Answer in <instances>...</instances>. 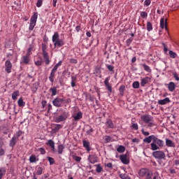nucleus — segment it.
<instances>
[{
    "label": "nucleus",
    "mask_w": 179,
    "mask_h": 179,
    "mask_svg": "<svg viewBox=\"0 0 179 179\" xmlns=\"http://www.w3.org/2000/svg\"><path fill=\"white\" fill-rule=\"evenodd\" d=\"M152 150H159L160 148L164 147V141L163 140L157 138L156 136L154 138V143L150 144Z\"/></svg>",
    "instance_id": "obj_1"
},
{
    "label": "nucleus",
    "mask_w": 179,
    "mask_h": 179,
    "mask_svg": "<svg viewBox=\"0 0 179 179\" xmlns=\"http://www.w3.org/2000/svg\"><path fill=\"white\" fill-rule=\"evenodd\" d=\"M141 120H142V121L145 122V124H148V127L149 128H152V127H155V125H156L155 122H153V117L150 115H141Z\"/></svg>",
    "instance_id": "obj_2"
},
{
    "label": "nucleus",
    "mask_w": 179,
    "mask_h": 179,
    "mask_svg": "<svg viewBox=\"0 0 179 179\" xmlns=\"http://www.w3.org/2000/svg\"><path fill=\"white\" fill-rule=\"evenodd\" d=\"M47 44L42 43V55L43 57L45 64L46 65H50L51 60H50V57H48V52H47Z\"/></svg>",
    "instance_id": "obj_3"
},
{
    "label": "nucleus",
    "mask_w": 179,
    "mask_h": 179,
    "mask_svg": "<svg viewBox=\"0 0 179 179\" xmlns=\"http://www.w3.org/2000/svg\"><path fill=\"white\" fill-rule=\"evenodd\" d=\"M62 65V61H59L57 64H55V66L53 67L52 69L50 76H49V80L51 81L52 83H54V79L55 78V73H57V71L59 66Z\"/></svg>",
    "instance_id": "obj_4"
},
{
    "label": "nucleus",
    "mask_w": 179,
    "mask_h": 179,
    "mask_svg": "<svg viewBox=\"0 0 179 179\" xmlns=\"http://www.w3.org/2000/svg\"><path fill=\"white\" fill-rule=\"evenodd\" d=\"M38 17V15L37 13H34V15L31 16L30 19L29 27V30L31 31L34 29L36 27V24L37 23V18Z\"/></svg>",
    "instance_id": "obj_5"
},
{
    "label": "nucleus",
    "mask_w": 179,
    "mask_h": 179,
    "mask_svg": "<svg viewBox=\"0 0 179 179\" xmlns=\"http://www.w3.org/2000/svg\"><path fill=\"white\" fill-rule=\"evenodd\" d=\"M151 171L148 169L142 168L138 172V175L139 178H148L149 174H150Z\"/></svg>",
    "instance_id": "obj_6"
},
{
    "label": "nucleus",
    "mask_w": 179,
    "mask_h": 179,
    "mask_svg": "<svg viewBox=\"0 0 179 179\" xmlns=\"http://www.w3.org/2000/svg\"><path fill=\"white\" fill-rule=\"evenodd\" d=\"M152 156L155 159H158L159 160H163L166 159V154L162 150H157L152 152Z\"/></svg>",
    "instance_id": "obj_7"
},
{
    "label": "nucleus",
    "mask_w": 179,
    "mask_h": 179,
    "mask_svg": "<svg viewBox=\"0 0 179 179\" xmlns=\"http://www.w3.org/2000/svg\"><path fill=\"white\" fill-rule=\"evenodd\" d=\"M68 117H69V113L64 112L62 115L55 117V122H62V121L66 120Z\"/></svg>",
    "instance_id": "obj_8"
},
{
    "label": "nucleus",
    "mask_w": 179,
    "mask_h": 179,
    "mask_svg": "<svg viewBox=\"0 0 179 179\" xmlns=\"http://www.w3.org/2000/svg\"><path fill=\"white\" fill-rule=\"evenodd\" d=\"M64 101H65L64 99L57 97L52 101V104L55 107H61Z\"/></svg>",
    "instance_id": "obj_9"
},
{
    "label": "nucleus",
    "mask_w": 179,
    "mask_h": 179,
    "mask_svg": "<svg viewBox=\"0 0 179 179\" xmlns=\"http://www.w3.org/2000/svg\"><path fill=\"white\" fill-rule=\"evenodd\" d=\"M5 68L6 72H7V73H10V72H12V62L9 60L6 61Z\"/></svg>",
    "instance_id": "obj_10"
},
{
    "label": "nucleus",
    "mask_w": 179,
    "mask_h": 179,
    "mask_svg": "<svg viewBox=\"0 0 179 179\" xmlns=\"http://www.w3.org/2000/svg\"><path fill=\"white\" fill-rule=\"evenodd\" d=\"M120 159L121 160L123 164H129V159L127 155H120Z\"/></svg>",
    "instance_id": "obj_11"
},
{
    "label": "nucleus",
    "mask_w": 179,
    "mask_h": 179,
    "mask_svg": "<svg viewBox=\"0 0 179 179\" xmlns=\"http://www.w3.org/2000/svg\"><path fill=\"white\" fill-rule=\"evenodd\" d=\"M88 160L90 163L94 164V163H97V156L94 155H90L88 157Z\"/></svg>",
    "instance_id": "obj_12"
},
{
    "label": "nucleus",
    "mask_w": 179,
    "mask_h": 179,
    "mask_svg": "<svg viewBox=\"0 0 179 179\" xmlns=\"http://www.w3.org/2000/svg\"><path fill=\"white\" fill-rule=\"evenodd\" d=\"M149 82H150V78L145 77L143 79H141V86H142V87H145L146 86V85H148V83H149Z\"/></svg>",
    "instance_id": "obj_13"
},
{
    "label": "nucleus",
    "mask_w": 179,
    "mask_h": 179,
    "mask_svg": "<svg viewBox=\"0 0 179 179\" xmlns=\"http://www.w3.org/2000/svg\"><path fill=\"white\" fill-rule=\"evenodd\" d=\"M108 80H110V78H106L104 80V85L106 87V88L108 89V92H110V93H112L113 87H111V85H110V83H108Z\"/></svg>",
    "instance_id": "obj_14"
},
{
    "label": "nucleus",
    "mask_w": 179,
    "mask_h": 179,
    "mask_svg": "<svg viewBox=\"0 0 179 179\" xmlns=\"http://www.w3.org/2000/svg\"><path fill=\"white\" fill-rule=\"evenodd\" d=\"M155 135H151V136H149L148 137H145L144 139H143V142L145 143H150V142H152V143H154L155 141Z\"/></svg>",
    "instance_id": "obj_15"
},
{
    "label": "nucleus",
    "mask_w": 179,
    "mask_h": 179,
    "mask_svg": "<svg viewBox=\"0 0 179 179\" xmlns=\"http://www.w3.org/2000/svg\"><path fill=\"white\" fill-rule=\"evenodd\" d=\"M165 26V30H167V18L164 20V18H161L160 20V27L162 29H164Z\"/></svg>",
    "instance_id": "obj_16"
},
{
    "label": "nucleus",
    "mask_w": 179,
    "mask_h": 179,
    "mask_svg": "<svg viewBox=\"0 0 179 179\" xmlns=\"http://www.w3.org/2000/svg\"><path fill=\"white\" fill-rule=\"evenodd\" d=\"M83 145L87 152H90V142L86 140L83 141Z\"/></svg>",
    "instance_id": "obj_17"
},
{
    "label": "nucleus",
    "mask_w": 179,
    "mask_h": 179,
    "mask_svg": "<svg viewBox=\"0 0 179 179\" xmlns=\"http://www.w3.org/2000/svg\"><path fill=\"white\" fill-rule=\"evenodd\" d=\"M147 179H159V173H150L147 176Z\"/></svg>",
    "instance_id": "obj_18"
},
{
    "label": "nucleus",
    "mask_w": 179,
    "mask_h": 179,
    "mask_svg": "<svg viewBox=\"0 0 179 179\" xmlns=\"http://www.w3.org/2000/svg\"><path fill=\"white\" fill-rule=\"evenodd\" d=\"M22 61L24 64H29L30 62V56L29 55H25L22 57Z\"/></svg>",
    "instance_id": "obj_19"
},
{
    "label": "nucleus",
    "mask_w": 179,
    "mask_h": 179,
    "mask_svg": "<svg viewBox=\"0 0 179 179\" xmlns=\"http://www.w3.org/2000/svg\"><path fill=\"white\" fill-rule=\"evenodd\" d=\"M65 42L64 41L63 39H59L58 41H57L55 43L54 45L55 47H62L63 45H64Z\"/></svg>",
    "instance_id": "obj_20"
},
{
    "label": "nucleus",
    "mask_w": 179,
    "mask_h": 179,
    "mask_svg": "<svg viewBox=\"0 0 179 179\" xmlns=\"http://www.w3.org/2000/svg\"><path fill=\"white\" fill-rule=\"evenodd\" d=\"M170 99L166 97L164 99H161L158 101V104H160V106H164V104H167V103H170Z\"/></svg>",
    "instance_id": "obj_21"
},
{
    "label": "nucleus",
    "mask_w": 179,
    "mask_h": 179,
    "mask_svg": "<svg viewBox=\"0 0 179 179\" xmlns=\"http://www.w3.org/2000/svg\"><path fill=\"white\" fill-rule=\"evenodd\" d=\"M83 117V113L82 112H78L76 113V115H73V118L74 121H79Z\"/></svg>",
    "instance_id": "obj_22"
},
{
    "label": "nucleus",
    "mask_w": 179,
    "mask_h": 179,
    "mask_svg": "<svg viewBox=\"0 0 179 179\" xmlns=\"http://www.w3.org/2000/svg\"><path fill=\"white\" fill-rule=\"evenodd\" d=\"M46 145L50 146L52 149L53 152H55V143L52 140H48Z\"/></svg>",
    "instance_id": "obj_23"
},
{
    "label": "nucleus",
    "mask_w": 179,
    "mask_h": 179,
    "mask_svg": "<svg viewBox=\"0 0 179 179\" xmlns=\"http://www.w3.org/2000/svg\"><path fill=\"white\" fill-rule=\"evenodd\" d=\"M58 40H59V34L58 32H55L52 37V41L55 44L57 43V41H58Z\"/></svg>",
    "instance_id": "obj_24"
},
{
    "label": "nucleus",
    "mask_w": 179,
    "mask_h": 179,
    "mask_svg": "<svg viewBox=\"0 0 179 179\" xmlns=\"http://www.w3.org/2000/svg\"><path fill=\"white\" fill-rule=\"evenodd\" d=\"M166 145L168 148H176V144L169 138H166Z\"/></svg>",
    "instance_id": "obj_25"
},
{
    "label": "nucleus",
    "mask_w": 179,
    "mask_h": 179,
    "mask_svg": "<svg viewBox=\"0 0 179 179\" xmlns=\"http://www.w3.org/2000/svg\"><path fill=\"white\" fill-rule=\"evenodd\" d=\"M17 142V140L16 136H13V137L10 139V141L9 146H10V148H14V147H15V145H16Z\"/></svg>",
    "instance_id": "obj_26"
},
{
    "label": "nucleus",
    "mask_w": 179,
    "mask_h": 179,
    "mask_svg": "<svg viewBox=\"0 0 179 179\" xmlns=\"http://www.w3.org/2000/svg\"><path fill=\"white\" fill-rule=\"evenodd\" d=\"M62 127L63 126L59 124H55V127L52 128V132H54V134H57V132H58L59 129H62Z\"/></svg>",
    "instance_id": "obj_27"
},
{
    "label": "nucleus",
    "mask_w": 179,
    "mask_h": 179,
    "mask_svg": "<svg viewBox=\"0 0 179 179\" xmlns=\"http://www.w3.org/2000/svg\"><path fill=\"white\" fill-rule=\"evenodd\" d=\"M168 89L169 92H174L176 90V84L173 82H170L168 84Z\"/></svg>",
    "instance_id": "obj_28"
},
{
    "label": "nucleus",
    "mask_w": 179,
    "mask_h": 179,
    "mask_svg": "<svg viewBox=\"0 0 179 179\" xmlns=\"http://www.w3.org/2000/svg\"><path fill=\"white\" fill-rule=\"evenodd\" d=\"M65 149V146L64 145L61 144L59 145L57 147V152L59 155H62L64 150Z\"/></svg>",
    "instance_id": "obj_29"
},
{
    "label": "nucleus",
    "mask_w": 179,
    "mask_h": 179,
    "mask_svg": "<svg viewBox=\"0 0 179 179\" xmlns=\"http://www.w3.org/2000/svg\"><path fill=\"white\" fill-rule=\"evenodd\" d=\"M106 125H107L108 128H114V123H113V120L110 119L107 120Z\"/></svg>",
    "instance_id": "obj_30"
},
{
    "label": "nucleus",
    "mask_w": 179,
    "mask_h": 179,
    "mask_svg": "<svg viewBox=\"0 0 179 179\" xmlns=\"http://www.w3.org/2000/svg\"><path fill=\"white\" fill-rule=\"evenodd\" d=\"M17 96H19V90L15 91L13 94H12V99L14 101L17 100Z\"/></svg>",
    "instance_id": "obj_31"
},
{
    "label": "nucleus",
    "mask_w": 179,
    "mask_h": 179,
    "mask_svg": "<svg viewBox=\"0 0 179 179\" xmlns=\"http://www.w3.org/2000/svg\"><path fill=\"white\" fill-rule=\"evenodd\" d=\"M38 90V84H37L36 83H34L31 87V90H32L33 93H36V92H37Z\"/></svg>",
    "instance_id": "obj_32"
},
{
    "label": "nucleus",
    "mask_w": 179,
    "mask_h": 179,
    "mask_svg": "<svg viewBox=\"0 0 179 179\" xmlns=\"http://www.w3.org/2000/svg\"><path fill=\"white\" fill-rule=\"evenodd\" d=\"M117 152H118V153H124V152H125V148L124 147V145H120L117 148Z\"/></svg>",
    "instance_id": "obj_33"
},
{
    "label": "nucleus",
    "mask_w": 179,
    "mask_h": 179,
    "mask_svg": "<svg viewBox=\"0 0 179 179\" xmlns=\"http://www.w3.org/2000/svg\"><path fill=\"white\" fill-rule=\"evenodd\" d=\"M143 66L144 68V71L148 72V73H150L152 72V69H150V67L148 66L146 64H143Z\"/></svg>",
    "instance_id": "obj_34"
},
{
    "label": "nucleus",
    "mask_w": 179,
    "mask_h": 179,
    "mask_svg": "<svg viewBox=\"0 0 179 179\" xmlns=\"http://www.w3.org/2000/svg\"><path fill=\"white\" fill-rule=\"evenodd\" d=\"M49 91L52 93L51 96H57V87H51Z\"/></svg>",
    "instance_id": "obj_35"
},
{
    "label": "nucleus",
    "mask_w": 179,
    "mask_h": 179,
    "mask_svg": "<svg viewBox=\"0 0 179 179\" xmlns=\"http://www.w3.org/2000/svg\"><path fill=\"white\" fill-rule=\"evenodd\" d=\"M120 96H124V92H125V85H121L119 88Z\"/></svg>",
    "instance_id": "obj_36"
},
{
    "label": "nucleus",
    "mask_w": 179,
    "mask_h": 179,
    "mask_svg": "<svg viewBox=\"0 0 179 179\" xmlns=\"http://www.w3.org/2000/svg\"><path fill=\"white\" fill-rule=\"evenodd\" d=\"M169 55L170 58H177V53L173 52V50H169Z\"/></svg>",
    "instance_id": "obj_37"
},
{
    "label": "nucleus",
    "mask_w": 179,
    "mask_h": 179,
    "mask_svg": "<svg viewBox=\"0 0 179 179\" xmlns=\"http://www.w3.org/2000/svg\"><path fill=\"white\" fill-rule=\"evenodd\" d=\"M29 162L30 163H36V162H38V159L35 157V155H31L29 157Z\"/></svg>",
    "instance_id": "obj_38"
},
{
    "label": "nucleus",
    "mask_w": 179,
    "mask_h": 179,
    "mask_svg": "<svg viewBox=\"0 0 179 179\" xmlns=\"http://www.w3.org/2000/svg\"><path fill=\"white\" fill-rule=\"evenodd\" d=\"M6 173V169L1 168L0 169V179H2V177H3V175Z\"/></svg>",
    "instance_id": "obj_39"
},
{
    "label": "nucleus",
    "mask_w": 179,
    "mask_h": 179,
    "mask_svg": "<svg viewBox=\"0 0 179 179\" xmlns=\"http://www.w3.org/2000/svg\"><path fill=\"white\" fill-rule=\"evenodd\" d=\"M147 30L148 31H152L153 30V26L150 23V22H147Z\"/></svg>",
    "instance_id": "obj_40"
},
{
    "label": "nucleus",
    "mask_w": 179,
    "mask_h": 179,
    "mask_svg": "<svg viewBox=\"0 0 179 179\" xmlns=\"http://www.w3.org/2000/svg\"><path fill=\"white\" fill-rule=\"evenodd\" d=\"M71 86L72 87H75V86H76V77L75 76L71 77Z\"/></svg>",
    "instance_id": "obj_41"
},
{
    "label": "nucleus",
    "mask_w": 179,
    "mask_h": 179,
    "mask_svg": "<svg viewBox=\"0 0 179 179\" xmlns=\"http://www.w3.org/2000/svg\"><path fill=\"white\" fill-rule=\"evenodd\" d=\"M17 103H18L19 107H24V106L25 104L24 101H23V99H22V98L18 99Z\"/></svg>",
    "instance_id": "obj_42"
},
{
    "label": "nucleus",
    "mask_w": 179,
    "mask_h": 179,
    "mask_svg": "<svg viewBox=\"0 0 179 179\" xmlns=\"http://www.w3.org/2000/svg\"><path fill=\"white\" fill-rule=\"evenodd\" d=\"M44 169H43V167L41 166H39L38 169H37V171H36V174L37 176H41V174H43V171Z\"/></svg>",
    "instance_id": "obj_43"
},
{
    "label": "nucleus",
    "mask_w": 179,
    "mask_h": 179,
    "mask_svg": "<svg viewBox=\"0 0 179 179\" xmlns=\"http://www.w3.org/2000/svg\"><path fill=\"white\" fill-rule=\"evenodd\" d=\"M48 160L50 166H52V164H54L55 163V160L54 159V158H52L51 157H48Z\"/></svg>",
    "instance_id": "obj_44"
},
{
    "label": "nucleus",
    "mask_w": 179,
    "mask_h": 179,
    "mask_svg": "<svg viewBox=\"0 0 179 179\" xmlns=\"http://www.w3.org/2000/svg\"><path fill=\"white\" fill-rule=\"evenodd\" d=\"M22 134H23V131H18L16 132V134L14 136H15V138H17V140H18L19 138H20V136H22Z\"/></svg>",
    "instance_id": "obj_45"
},
{
    "label": "nucleus",
    "mask_w": 179,
    "mask_h": 179,
    "mask_svg": "<svg viewBox=\"0 0 179 179\" xmlns=\"http://www.w3.org/2000/svg\"><path fill=\"white\" fill-rule=\"evenodd\" d=\"M96 173H101V171H103V168L101 166H100V164L96 165Z\"/></svg>",
    "instance_id": "obj_46"
},
{
    "label": "nucleus",
    "mask_w": 179,
    "mask_h": 179,
    "mask_svg": "<svg viewBox=\"0 0 179 179\" xmlns=\"http://www.w3.org/2000/svg\"><path fill=\"white\" fill-rule=\"evenodd\" d=\"M94 131V130L93 129V128H92V127H90V129L86 131V134L87 135H92V134H93Z\"/></svg>",
    "instance_id": "obj_47"
},
{
    "label": "nucleus",
    "mask_w": 179,
    "mask_h": 179,
    "mask_svg": "<svg viewBox=\"0 0 179 179\" xmlns=\"http://www.w3.org/2000/svg\"><path fill=\"white\" fill-rule=\"evenodd\" d=\"M134 89H139V83L138 81H135L133 83Z\"/></svg>",
    "instance_id": "obj_48"
},
{
    "label": "nucleus",
    "mask_w": 179,
    "mask_h": 179,
    "mask_svg": "<svg viewBox=\"0 0 179 179\" xmlns=\"http://www.w3.org/2000/svg\"><path fill=\"white\" fill-rule=\"evenodd\" d=\"M141 16L143 19H146V17H148V13H146L145 11H142V12H141Z\"/></svg>",
    "instance_id": "obj_49"
},
{
    "label": "nucleus",
    "mask_w": 179,
    "mask_h": 179,
    "mask_svg": "<svg viewBox=\"0 0 179 179\" xmlns=\"http://www.w3.org/2000/svg\"><path fill=\"white\" fill-rule=\"evenodd\" d=\"M131 128L132 129H135V131H138V124L133 123L132 125L131 126Z\"/></svg>",
    "instance_id": "obj_50"
},
{
    "label": "nucleus",
    "mask_w": 179,
    "mask_h": 179,
    "mask_svg": "<svg viewBox=\"0 0 179 179\" xmlns=\"http://www.w3.org/2000/svg\"><path fill=\"white\" fill-rule=\"evenodd\" d=\"M141 132L144 136H149V135H150V133H149V131H145V129H142Z\"/></svg>",
    "instance_id": "obj_51"
},
{
    "label": "nucleus",
    "mask_w": 179,
    "mask_h": 179,
    "mask_svg": "<svg viewBox=\"0 0 179 179\" xmlns=\"http://www.w3.org/2000/svg\"><path fill=\"white\" fill-rule=\"evenodd\" d=\"M38 152H40L41 155H45V150L43 148H38Z\"/></svg>",
    "instance_id": "obj_52"
},
{
    "label": "nucleus",
    "mask_w": 179,
    "mask_h": 179,
    "mask_svg": "<svg viewBox=\"0 0 179 179\" xmlns=\"http://www.w3.org/2000/svg\"><path fill=\"white\" fill-rule=\"evenodd\" d=\"M120 177L122 179H128V175H127V174L121 173L120 175Z\"/></svg>",
    "instance_id": "obj_53"
},
{
    "label": "nucleus",
    "mask_w": 179,
    "mask_h": 179,
    "mask_svg": "<svg viewBox=\"0 0 179 179\" xmlns=\"http://www.w3.org/2000/svg\"><path fill=\"white\" fill-rule=\"evenodd\" d=\"M74 160H76L78 163H79L80 162V160H82V157H78V156H74L73 157Z\"/></svg>",
    "instance_id": "obj_54"
},
{
    "label": "nucleus",
    "mask_w": 179,
    "mask_h": 179,
    "mask_svg": "<svg viewBox=\"0 0 179 179\" xmlns=\"http://www.w3.org/2000/svg\"><path fill=\"white\" fill-rule=\"evenodd\" d=\"M42 64H43V61L41 60H38L35 62V65H36V66H41Z\"/></svg>",
    "instance_id": "obj_55"
},
{
    "label": "nucleus",
    "mask_w": 179,
    "mask_h": 179,
    "mask_svg": "<svg viewBox=\"0 0 179 179\" xmlns=\"http://www.w3.org/2000/svg\"><path fill=\"white\" fill-rule=\"evenodd\" d=\"M43 5V0H38L36 3L37 8H40Z\"/></svg>",
    "instance_id": "obj_56"
},
{
    "label": "nucleus",
    "mask_w": 179,
    "mask_h": 179,
    "mask_svg": "<svg viewBox=\"0 0 179 179\" xmlns=\"http://www.w3.org/2000/svg\"><path fill=\"white\" fill-rule=\"evenodd\" d=\"M107 69H108V71H110V72H113L114 71V66H113L111 65H108Z\"/></svg>",
    "instance_id": "obj_57"
},
{
    "label": "nucleus",
    "mask_w": 179,
    "mask_h": 179,
    "mask_svg": "<svg viewBox=\"0 0 179 179\" xmlns=\"http://www.w3.org/2000/svg\"><path fill=\"white\" fill-rule=\"evenodd\" d=\"M151 3H152V1L150 0H145L144 1V5L145 6H149V5H150Z\"/></svg>",
    "instance_id": "obj_58"
},
{
    "label": "nucleus",
    "mask_w": 179,
    "mask_h": 179,
    "mask_svg": "<svg viewBox=\"0 0 179 179\" xmlns=\"http://www.w3.org/2000/svg\"><path fill=\"white\" fill-rule=\"evenodd\" d=\"M173 77L175 78L176 80H177V81L178 82V80H179V77H178V75L177 74V73H176V72H174V73H173Z\"/></svg>",
    "instance_id": "obj_59"
},
{
    "label": "nucleus",
    "mask_w": 179,
    "mask_h": 179,
    "mask_svg": "<svg viewBox=\"0 0 179 179\" xmlns=\"http://www.w3.org/2000/svg\"><path fill=\"white\" fill-rule=\"evenodd\" d=\"M126 43H127V45L128 46L131 45V43H132V38L127 39Z\"/></svg>",
    "instance_id": "obj_60"
},
{
    "label": "nucleus",
    "mask_w": 179,
    "mask_h": 179,
    "mask_svg": "<svg viewBox=\"0 0 179 179\" xmlns=\"http://www.w3.org/2000/svg\"><path fill=\"white\" fill-rule=\"evenodd\" d=\"M31 50H33V48H28L26 55L30 56L31 55Z\"/></svg>",
    "instance_id": "obj_61"
},
{
    "label": "nucleus",
    "mask_w": 179,
    "mask_h": 179,
    "mask_svg": "<svg viewBox=\"0 0 179 179\" xmlns=\"http://www.w3.org/2000/svg\"><path fill=\"white\" fill-rule=\"evenodd\" d=\"M70 63L71 64H78V60L76 59H70Z\"/></svg>",
    "instance_id": "obj_62"
},
{
    "label": "nucleus",
    "mask_w": 179,
    "mask_h": 179,
    "mask_svg": "<svg viewBox=\"0 0 179 179\" xmlns=\"http://www.w3.org/2000/svg\"><path fill=\"white\" fill-rule=\"evenodd\" d=\"M164 45V54H167V51H169V48H167V46H166L165 44H163Z\"/></svg>",
    "instance_id": "obj_63"
},
{
    "label": "nucleus",
    "mask_w": 179,
    "mask_h": 179,
    "mask_svg": "<svg viewBox=\"0 0 179 179\" xmlns=\"http://www.w3.org/2000/svg\"><path fill=\"white\" fill-rule=\"evenodd\" d=\"M3 155H5V150H3V148L0 149V156H3Z\"/></svg>",
    "instance_id": "obj_64"
}]
</instances>
